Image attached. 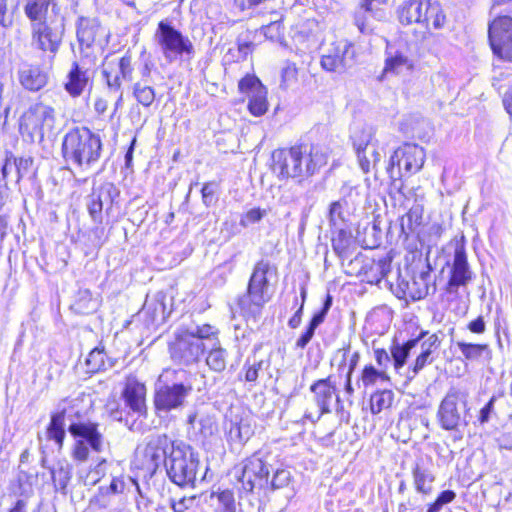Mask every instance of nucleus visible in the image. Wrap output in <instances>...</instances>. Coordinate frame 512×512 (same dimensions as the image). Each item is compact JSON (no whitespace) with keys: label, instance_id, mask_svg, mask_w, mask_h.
<instances>
[{"label":"nucleus","instance_id":"nucleus-1","mask_svg":"<svg viewBox=\"0 0 512 512\" xmlns=\"http://www.w3.org/2000/svg\"><path fill=\"white\" fill-rule=\"evenodd\" d=\"M327 161V148L300 144L273 151L272 170L279 179L303 178L316 173Z\"/></svg>","mask_w":512,"mask_h":512},{"label":"nucleus","instance_id":"nucleus-2","mask_svg":"<svg viewBox=\"0 0 512 512\" xmlns=\"http://www.w3.org/2000/svg\"><path fill=\"white\" fill-rule=\"evenodd\" d=\"M62 154L67 163L87 171L101 157V138L86 127L71 129L63 138Z\"/></svg>","mask_w":512,"mask_h":512},{"label":"nucleus","instance_id":"nucleus-3","mask_svg":"<svg viewBox=\"0 0 512 512\" xmlns=\"http://www.w3.org/2000/svg\"><path fill=\"white\" fill-rule=\"evenodd\" d=\"M193 391L190 374L183 369H165L156 384L154 405L158 412H170L185 405Z\"/></svg>","mask_w":512,"mask_h":512},{"label":"nucleus","instance_id":"nucleus-4","mask_svg":"<svg viewBox=\"0 0 512 512\" xmlns=\"http://www.w3.org/2000/svg\"><path fill=\"white\" fill-rule=\"evenodd\" d=\"M270 269L271 265L267 260H260L254 266L247 293L238 300L241 314L246 319L256 321L261 316L265 304L271 299L267 279Z\"/></svg>","mask_w":512,"mask_h":512},{"label":"nucleus","instance_id":"nucleus-5","mask_svg":"<svg viewBox=\"0 0 512 512\" xmlns=\"http://www.w3.org/2000/svg\"><path fill=\"white\" fill-rule=\"evenodd\" d=\"M200 467L198 453L183 442L173 446L166 463L169 479L180 487H194Z\"/></svg>","mask_w":512,"mask_h":512},{"label":"nucleus","instance_id":"nucleus-6","mask_svg":"<svg viewBox=\"0 0 512 512\" xmlns=\"http://www.w3.org/2000/svg\"><path fill=\"white\" fill-rule=\"evenodd\" d=\"M154 41L168 63L191 60L194 57L195 49L192 41L168 22H159Z\"/></svg>","mask_w":512,"mask_h":512},{"label":"nucleus","instance_id":"nucleus-7","mask_svg":"<svg viewBox=\"0 0 512 512\" xmlns=\"http://www.w3.org/2000/svg\"><path fill=\"white\" fill-rule=\"evenodd\" d=\"M468 412V394L452 387L438 406L436 420L443 430L455 432L468 425Z\"/></svg>","mask_w":512,"mask_h":512},{"label":"nucleus","instance_id":"nucleus-8","mask_svg":"<svg viewBox=\"0 0 512 512\" xmlns=\"http://www.w3.org/2000/svg\"><path fill=\"white\" fill-rule=\"evenodd\" d=\"M375 134L376 129L370 124L357 121L351 126L350 139L357 154L359 166L364 173L375 169L381 160Z\"/></svg>","mask_w":512,"mask_h":512},{"label":"nucleus","instance_id":"nucleus-9","mask_svg":"<svg viewBox=\"0 0 512 512\" xmlns=\"http://www.w3.org/2000/svg\"><path fill=\"white\" fill-rule=\"evenodd\" d=\"M55 110L42 102L35 103L23 114L20 131L28 134L31 141H42L49 135L55 126Z\"/></svg>","mask_w":512,"mask_h":512},{"label":"nucleus","instance_id":"nucleus-10","mask_svg":"<svg viewBox=\"0 0 512 512\" xmlns=\"http://www.w3.org/2000/svg\"><path fill=\"white\" fill-rule=\"evenodd\" d=\"M355 49L347 40L324 43L321 49L320 65L330 73L343 74L354 65Z\"/></svg>","mask_w":512,"mask_h":512},{"label":"nucleus","instance_id":"nucleus-11","mask_svg":"<svg viewBox=\"0 0 512 512\" xmlns=\"http://www.w3.org/2000/svg\"><path fill=\"white\" fill-rule=\"evenodd\" d=\"M81 400L76 398H64L59 401L56 411L51 414L50 423L47 427V438L53 440L61 449L66 436L65 420L70 423L81 421Z\"/></svg>","mask_w":512,"mask_h":512},{"label":"nucleus","instance_id":"nucleus-12","mask_svg":"<svg viewBox=\"0 0 512 512\" xmlns=\"http://www.w3.org/2000/svg\"><path fill=\"white\" fill-rule=\"evenodd\" d=\"M179 442L172 441L165 434L150 436L144 447L138 451L142 457V468L153 475L161 465L166 467L170 451Z\"/></svg>","mask_w":512,"mask_h":512},{"label":"nucleus","instance_id":"nucleus-13","mask_svg":"<svg viewBox=\"0 0 512 512\" xmlns=\"http://www.w3.org/2000/svg\"><path fill=\"white\" fill-rule=\"evenodd\" d=\"M488 37L494 55L512 61V18L499 16L494 19L489 25Z\"/></svg>","mask_w":512,"mask_h":512},{"label":"nucleus","instance_id":"nucleus-14","mask_svg":"<svg viewBox=\"0 0 512 512\" xmlns=\"http://www.w3.org/2000/svg\"><path fill=\"white\" fill-rule=\"evenodd\" d=\"M206 350L204 342L200 341L188 329H180L175 341L170 346L171 357L181 364L198 362Z\"/></svg>","mask_w":512,"mask_h":512},{"label":"nucleus","instance_id":"nucleus-15","mask_svg":"<svg viewBox=\"0 0 512 512\" xmlns=\"http://www.w3.org/2000/svg\"><path fill=\"white\" fill-rule=\"evenodd\" d=\"M450 277L446 285L449 294H456L460 287L466 286L473 278V272L467 259L463 242L457 241L451 261H447Z\"/></svg>","mask_w":512,"mask_h":512},{"label":"nucleus","instance_id":"nucleus-16","mask_svg":"<svg viewBox=\"0 0 512 512\" xmlns=\"http://www.w3.org/2000/svg\"><path fill=\"white\" fill-rule=\"evenodd\" d=\"M235 475L241 484L240 489L250 493L268 483L269 470L261 458L252 456L245 459L240 467L235 468Z\"/></svg>","mask_w":512,"mask_h":512},{"label":"nucleus","instance_id":"nucleus-17","mask_svg":"<svg viewBox=\"0 0 512 512\" xmlns=\"http://www.w3.org/2000/svg\"><path fill=\"white\" fill-rule=\"evenodd\" d=\"M32 40L37 48L55 54L62 42L65 31L64 17L42 23H36L31 27Z\"/></svg>","mask_w":512,"mask_h":512},{"label":"nucleus","instance_id":"nucleus-18","mask_svg":"<svg viewBox=\"0 0 512 512\" xmlns=\"http://www.w3.org/2000/svg\"><path fill=\"white\" fill-rule=\"evenodd\" d=\"M424 149L416 144H404L397 148L390 157V163L387 168L391 177L394 175V169L397 166L399 175L402 176V170L407 174L418 172L425 161Z\"/></svg>","mask_w":512,"mask_h":512},{"label":"nucleus","instance_id":"nucleus-19","mask_svg":"<svg viewBox=\"0 0 512 512\" xmlns=\"http://www.w3.org/2000/svg\"><path fill=\"white\" fill-rule=\"evenodd\" d=\"M310 392L313 394L314 402L319 410L316 419L312 418L311 415H305V417L312 422L318 420L323 414L330 413L333 402H335L338 407L341 406L336 383L333 381L332 376L315 381L310 386Z\"/></svg>","mask_w":512,"mask_h":512},{"label":"nucleus","instance_id":"nucleus-20","mask_svg":"<svg viewBox=\"0 0 512 512\" xmlns=\"http://www.w3.org/2000/svg\"><path fill=\"white\" fill-rule=\"evenodd\" d=\"M118 196L119 190L111 182H105L93 188L87 202L88 212L93 222L97 224L102 223L103 210L106 209L108 211Z\"/></svg>","mask_w":512,"mask_h":512},{"label":"nucleus","instance_id":"nucleus-21","mask_svg":"<svg viewBox=\"0 0 512 512\" xmlns=\"http://www.w3.org/2000/svg\"><path fill=\"white\" fill-rule=\"evenodd\" d=\"M102 75L106 85L111 92H119L122 80L132 81L133 67L130 55H124L117 61L111 60L103 65Z\"/></svg>","mask_w":512,"mask_h":512},{"label":"nucleus","instance_id":"nucleus-22","mask_svg":"<svg viewBox=\"0 0 512 512\" xmlns=\"http://www.w3.org/2000/svg\"><path fill=\"white\" fill-rule=\"evenodd\" d=\"M239 90L249 96L248 110L256 116H262L268 110L267 90L258 78L247 75L239 81Z\"/></svg>","mask_w":512,"mask_h":512},{"label":"nucleus","instance_id":"nucleus-23","mask_svg":"<svg viewBox=\"0 0 512 512\" xmlns=\"http://www.w3.org/2000/svg\"><path fill=\"white\" fill-rule=\"evenodd\" d=\"M146 391V386L136 377L129 376L126 378L121 397L130 413L138 417L146 416Z\"/></svg>","mask_w":512,"mask_h":512},{"label":"nucleus","instance_id":"nucleus-24","mask_svg":"<svg viewBox=\"0 0 512 512\" xmlns=\"http://www.w3.org/2000/svg\"><path fill=\"white\" fill-rule=\"evenodd\" d=\"M226 418L225 429L229 442L243 444L253 435L252 419L248 413L231 411Z\"/></svg>","mask_w":512,"mask_h":512},{"label":"nucleus","instance_id":"nucleus-25","mask_svg":"<svg viewBox=\"0 0 512 512\" xmlns=\"http://www.w3.org/2000/svg\"><path fill=\"white\" fill-rule=\"evenodd\" d=\"M17 77L24 89L37 92L47 85L49 73L40 65L24 62L19 65Z\"/></svg>","mask_w":512,"mask_h":512},{"label":"nucleus","instance_id":"nucleus-26","mask_svg":"<svg viewBox=\"0 0 512 512\" xmlns=\"http://www.w3.org/2000/svg\"><path fill=\"white\" fill-rule=\"evenodd\" d=\"M98 424L90 421L72 422L68 426V432L78 440H83L95 452L103 449V435L98 429Z\"/></svg>","mask_w":512,"mask_h":512},{"label":"nucleus","instance_id":"nucleus-27","mask_svg":"<svg viewBox=\"0 0 512 512\" xmlns=\"http://www.w3.org/2000/svg\"><path fill=\"white\" fill-rule=\"evenodd\" d=\"M24 12L31 22V27L36 23L63 17L59 14V8L53 0H26Z\"/></svg>","mask_w":512,"mask_h":512},{"label":"nucleus","instance_id":"nucleus-28","mask_svg":"<svg viewBox=\"0 0 512 512\" xmlns=\"http://www.w3.org/2000/svg\"><path fill=\"white\" fill-rule=\"evenodd\" d=\"M413 69L414 61L409 57L407 51L394 50L392 47L387 48L384 67L385 74L406 75Z\"/></svg>","mask_w":512,"mask_h":512},{"label":"nucleus","instance_id":"nucleus-29","mask_svg":"<svg viewBox=\"0 0 512 512\" xmlns=\"http://www.w3.org/2000/svg\"><path fill=\"white\" fill-rule=\"evenodd\" d=\"M101 30L96 18L80 17L77 23V39L81 47L90 48Z\"/></svg>","mask_w":512,"mask_h":512},{"label":"nucleus","instance_id":"nucleus-30","mask_svg":"<svg viewBox=\"0 0 512 512\" xmlns=\"http://www.w3.org/2000/svg\"><path fill=\"white\" fill-rule=\"evenodd\" d=\"M88 79L87 70L82 69L77 62H73L64 85L65 90L70 96L79 97L83 93Z\"/></svg>","mask_w":512,"mask_h":512},{"label":"nucleus","instance_id":"nucleus-31","mask_svg":"<svg viewBox=\"0 0 512 512\" xmlns=\"http://www.w3.org/2000/svg\"><path fill=\"white\" fill-rule=\"evenodd\" d=\"M424 0H408L404 2L398 11L399 21L404 25L423 22Z\"/></svg>","mask_w":512,"mask_h":512},{"label":"nucleus","instance_id":"nucleus-32","mask_svg":"<svg viewBox=\"0 0 512 512\" xmlns=\"http://www.w3.org/2000/svg\"><path fill=\"white\" fill-rule=\"evenodd\" d=\"M391 258L384 257L378 261H373L365 271L364 279L370 283L379 285L382 281L390 284L388 274L391 272Z\"/></svg>","mask_w":512,"mask_h":512},{"label":"nucleus","instance_id":"nucleus-33","mask_svg":"<svg viewBox=\"0 0 512 512\" xmlns=\"http://www.w3.org/2000/svg\"><path fill=\"white\" fill-rule=\"evenodd\" d=\"M428 335L427 331H422L419 336L415 339L408 340L403 344H393L390 353L393 360L394 368L399 371L404 367L406 360L410 354L411 349L416 347V345L423 340V338Z\"/></svg>","mask_w":512,"mask_h":512},{"label":"nucleus","instance_id":"nucleus-34","mask_svg":"<svg viewBox=\"0 0 512 512\" xmlns=\"http://www.w3.org/2000/svg\"><path fill=\"white\" fill-rule=\"evenodd\" d=\"M351 211L352 206L345 199L332 202L328 211V220L331 228L347 226Z\"/></svg>","mask_w":512,"mask_h":512},{"label":"nucleus","instance_id":"nucleus-35","mask_svg":"<svg viewBox=\"0 0 512 512\" xmlns=\"http://www.w3.org/2000/svg\"><path fill=\"white\" fill-rule=\"evenodd\" d=\"M49 470L56 490L66 494L67 486L72 477L71 465L65 460H60L52 467H49Z\"/></svg>","mask_w":512,"mask_h":512},{"label":"nucleus","instance_id":"nucleus-36","mask_svg":"<svg viewBox=\"0 0 512 512\" xmlns=\"http://www.w3.org/2000/svg\"><path fill=\"white\" fill-rule=\"evenodd\" d=\"M412 474L416 491L424 495L430 494L435 481V476L432 471L428 467L416 463Z\"/></svg>","mask_w":512,"mask_h":512},{"label":"nucleus","instance_id":"nucleus-37","mask_svg":"<svg viewBox=\"0 0 512 512\" xmlns=\"http://www.w3.org/2000/svg\"><path fill=\"white\" fill-rule=\"evenodd\" d=\"M389 380L390 378L384 370H379L372 364H368L361 370L356 384L359 388L367 389L376 385L378 382H388Z\"/></svg>","mask_w":512,"mask_h":512},{"label":"nucleus","instance_id":"nucleus-38","mask_svg":"<svg viewBox=\"0 0 512 512\" xmlns=\"http://www.w3.org/2000/svg\"><path fill=\"white\" fill-rule=\"evenodd\" d=\"M347 226H341L339 228H331L333 237H332V247L335 253L340 258H347L349 255V248L352 243V237L350 231L347 230Z\"/></svg>","mask_w":512,"mask_h":512},{"label":"nucleus","instance_id":"nucleus-39","mask_svg":"<svg viewBox=\"0 0 512 512\" xmlns=\"http://www.w3.org/2000/svg\"><path fill=\"white\" fill-rule=\"evenodd\" d=\"M427 267V271L421 272L417 278L413 279L412 283H407L408 295L413 300L423 299L429 294L430 287L428 281L431 278V267L429 264Z\"/></svg>","mask_w":512,"mask_h":512},{"label":"nucleus","instance_id":"nucleus-40","mask_svg":"<svg viewBox=\"0 0 512 512\" xmlns=\"http://www.w3.org/2000/svg\"><path fill=\"white\" fill-rule=\"evenodd\" d=\"M423 22L427 29H429L430 24L434 29H440L443 27L445 23V15L441 9V6L437 2H431L427 0L425 2V9L423 11Z\"/></svg>","mask_w":512,"mask_h":512},{"label":"nucleus","instance_id":"nucleus-41","mask_svg":"<svg viewBox=\"0 0 512 512\" xmlns=\"http://www.w3.org/2000/svg\"><path fill=\"white\" fill-rule=\"evenodd\" d=\"M456 346L467 361H479L484 354L490 353L488 344H475L465 341H457Z\"/></svg>","mask_w":512,"mask_h":512},{"label":"nucleus","instance_id":"nucleus-42","mask_svg":"<svg viewBox=\"0 0 512 512\" xmlns=\"http://www.w3.org/2000/svg\"><path fill=\"white\" fill-rule=\"evenodd\" d=\"M206 364L215 372H222L227 364V352L219 346V342L211 343L210 350L206 357Z\"/></svg>","mask_w":512,"mask_h":512},{"label":"nucleus","instance_id":"nucleus-43","mask_svg":"<svg viewBox=\"0 0 512 512\" xmlns=\"http://www.w3.org/2000/svg\"><path fill=\"white\" fill-rule=\"evenodd\" d=\"M394 400V393L391 390H378L370 396V411L377 415L390 408Z\"/></svg>","mask_w":512,"mask_h":512},{"label":"nucleus","instance_id":"nucleus-44","mask_svg":"<svg viewBox=\"0 0 512 512\" xmlns=\"http://www.w3.org/2000/svg\"><path fill=\"white\" fill-rule=\"evenodd\" d=\"M14 169L16 170V182L23 179H32L35 175L34 159L31 156L14 157Z\"/></svg>","mask_w":512,"mask_h":512},{"label":"nucleus","instance_id":"nucleus-45","mask_svg":"<svg viewBox=\"0 0 512 512\" xmlns=\"http://www.w3.org/2000/svg\"><path fill=\"white\" fill-rule=\"evenodd\" d=\"M133 96L143 107H150L156 97L155 90L148 82H136L133 85Z\"/></svg>","mask_w":512,"mask_h":512},{"label":"nucleus","instance_id":"nucleus-46","mask_svg":"<svg viewBox=\"0 0 512 512\" xmlns=\"http://www.w3.org/2000/svg\"><path fill=\"white\" fill-rule=\"evenodd\" d=\"M335 358H340V363L338 366V370L340 371L345 366L348 367L346 375H351L355 371L359 360H360V353L358 351L351 352L350 346L339 349L336 352Z\"/></svg>","mask_w":512,"mask_h":512},{"label":"nucleus","instance_id":"nucleus-47","mask_svg":"<svg viewBox=\"0 0 512 512\" xmlns=\"http://www.w3.org/2000/svg\"><path fill=\"white\" fill-rule=\"evenodd\" d=\"M74 306L77 312L90 314L98 308V301L89 290H80Z\"/></svg>","mask_w":512,"mask_h":512},{"label":"nucleus","instance_id":"nucleus-48","mask_svg":"<svg viewBox=\"0 0 512 512\" xmlns=\"http://www.w3.org/2000/svg\"><path fill=\"white\" fill-rule=\"evenodd\" d=\"M374 7L365 6L364 2L361 1L359 7L355 10L354 13V23L362 33H368L372 29L369 25V16L373 13Z\"/></svg>","mask_w":512,"mask_h":512},{"label":"nucleus","instance_id":"nucleus-49","mask_svg":"<svg viewBox=\"0 0 512 512\" xmlns=\"http://www.w3.org/2000/svg\"><path fill=\"white\" fill-rule=\"evenodd\" d=\"M422 221V208L420 206L412 207L406 215L402 218V230L408 234L413 232L418 226L421 225Z\"/></svg>","mask_w":512,"mask_h":512},{"label":"nucleus","instance_id":"nucleus-50","mask_svg":"<svg viewBox=\"0 0 512 512\" xmlns=\"http://www.w3.org/2000/svg\"><path fill=\"white\" fill-rule=\"evenodd\" d=\"M19 0H0V26L8 29L13 25V11L18 7Z\"/></svg>","mask_w":512,"mask_h":512},{"label":"nucleus","instance_id":"nucleus-51","mask_svg":"<svg viewBox=\"0 0 512 512\" xmlns=\"http://www.w3.org/2000/svg\"><path fill=\"white\" fill-rule=\"evenodd\" d=\"M86 365L90 372L106 369V354L103 348L96 347L88 355Z\"/></svg>","mask_w":512,"mask_h":512},{"label":"nucleus","instance_id":"nucleus-52","mask_svg":"<svg viewBox=\"0 0 512 512\" xmlns=\"http://www.w3.org/2000/svg\"><path fill=\"white\" fill-rule=\"evenodd\" d=\"M188 330L202 342L204 340H209L212 343L219 342L217 339L218 330L209 324H203L201 326H196L195 328H191Z\"/></svg>","mask_w":512,"mask_h":512},{"label":"nucleus","instance_id":"nucleus-53","mask_svg":"<svg viewBox=\"0 0 512 512\" xmlns=\"http://www.w3.org/2000/svg\"><path fill=\"white\" fill-rule=\"evenodd\" d=\"M196 502L195 495H184L180 498L170 497L169 505L173 512H185L191 509Z\"/></svg>","mask_w":512,"mask_h":512},{"label":"nucleus","instance_id":"nucleus-54","mask_svg":"<svg viewBox=\"0 0 512 512\" xmlns=\"http://www.w3.org/2000/svg\"><path fill=\"white\" fill-rule=\"evenodd\" d=\"M221 512H236L234 494L231 490H223L216 494Z\"/></svg>","mask_w":512,"mask_h":512},{"label":"nucleus","instance_id":"nucleus-55","mask_svg":"<svg viewBox=\"0 0 512 512\" xmlns=\"http://www.w3.org/2000/svg\"><path fill=\"white\" fill-rule=\"evenodd\" d=\"M291 480V473L286 469H278L271 480L272 489H281L286 487Z\"/></svg>","mask_w":512,"mask_h":512},{"label":"nucleus","instance_id":"nucleus-56","mask_svg":"<svg viewBox=\"0 0 512 512\" xmlns=\"http://www.w3.org/2000/svg\"><path fill=\"white\" fill-rule=\"evenodd\" d=\"M199 432L204 438L212 436L217 431V423L211 416H203L199 420Z\"/></svg>","mask_w":512,"mask_h":512},{"label":"nucleus","instance_id":"nucleus-57","mask_svg":"<svg viewBox=\"0 0 512 512\" xmlns=\"http://www.w3.org/2000/svg\"><path fill=\"white\" fill-rule=\"evenodd\" d=\"M434 361V356L420 352L416 357L414 363L409 367V370L413 373V376L417 375L421 370L424 369L427 365L431 364Z\"/></svg>","mask_w":512,"mask_h":512},{"label":"nucleus","instance_id":"nucleus-58","mask_svg":"<svg viewBox=\"0 0 512 512\" xmlns=\"http://www.w3.org/2000/svg\"><path fill=\"white\" fill-rule=\"evenodd\" d=\"M89 445L83 440L76 439L72 448V458L79 462H84L89 457Z\"/></svg>","mask_w":512,"mask_h":512},{"label":"nucleus","instance_id":"nucleus-59","mask_svg":"<svg viewBox=\"0 0 512 512\" xmlns=\"http://www.w3.org/2000/svg\"><path fill=\"white\" fill-rule=\"evenodd\" d=\"M13 159V153L10 151H5L4 162L1 164L0 182L6 185H8L9 174L14 169Z\"/></svg>","mask_w":512,"mask_h":512},{"label":"nucleus","instance_id":"nucleus-60","mask_svg":"<svg viewBox=\"0 0 512 512\" xmlns=\"http://www.w3.org/2000/svg\"><path fill=\"white\" fill-rule=\"evenodd\" d=\"M263 361H253L250 363L249 360L246 361L244 368L245 371V380L248 382H256L259 376V371L262 369Z\"/></svg>","mask_w":512,"mask_h":512},{"label":"nucleus","instance_id":"nucleus-61","mask_svg":"<svg viewBox=\"0 0 512 512\" xmlns=\"http://www.w3.org/2000/svg\"><path fill=\"white\" fill-rule=\"evenodd\" d=\"M266 215V211L260 208H252L246 212L241 219L242 226H248L249 224L258 223Z\"/></svg>","mask_w":512,"mask_h":512},{"label":"nucleus","instance_id":"nucleus-62","mask_svg":"<svg viewBox=\"0 0 512 512\" xmlns=\"http://www.w3.org/2000/svg\"><path fill=\"white\" fill-rule=\"evenodd\" d=\"M218 184L216 182H207L201 189L202 201L206 207L211 206L214 201V195L217 191Z\"/></svg>","mask_w":512,"mask_h":512},{"label":"nucleus","instance_id":"nucleus-63","mask_svg":"<svg viewBox=\"0 0 512 512\" xmlns=\"http://www.w3.org/2000/svg\"><path fill=\"white\" fill-rule=\"evenodd\" d=\"M440 343L441 341L438 335L431 334L420 343V352H425L433 355V353L439 348Z\"/></svg>","mask_w":512,"mask_h":512},{"label":"nucleus","instance_id":"nucleus-64","mask_svg":"<svg viewBox=\"0 0 512 512\" xmlns=\"http://www.w3.org/2000/svg\"><path fill=\"white\" fill-rule=\"evenodd\" d=\"M281 85L288 87L297 80V68L295 64H288L281 73Z\"/></svg>","mask_w":512,"mask_h":512}]
</instances>
